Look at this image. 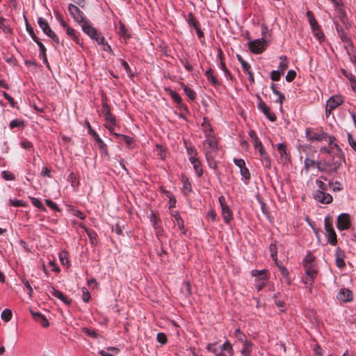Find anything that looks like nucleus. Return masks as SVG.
<instances>
[{"mask_svg":"<svg viewBox=\"0 0 356 356\" xmlns=\"http://www.w3.org/2000/svg\"><path fill=\"white\" fill-rule=\"evenodd\" d=\"M203 149L209 166L213 169L216 168L217 163L215 159L218 152V147L215 136L205 137Z\"/></svg>","mask_w":356,"mask_h":356,"instance_id":"f257e3e1","label":"nucleus"},{"mask_svg":"<svg viewBox=\"0 0 356 356\" xmlns=\"http://www.w3.org/2000/svg\"><path fill=\"white\" fill-rule=\"evenodd\" d=\"M339 165V163L327 165L322 163V161H316L309 158H306L304 161V168L305 171L308 172L311 168H316L321 172H332Z\"/></svg>","mask_w":356,"mask_h":356,"instance_id":"f03ea898","label":"nucleus"},{"mask_svg":"<svg viewBox=\"0 0 356 356\" xmlns=\"http://www.w3.org/2000/svg\"><path fill=\"white\" fill-rule=\"evenodd\" d=\"M38 24L43 33L51 38L56 44L59 43V39L56 34L51 30L47 21L42 17L38 18Z\"/></svg>","mask_w":356,"mask_h":356,"instance_id":"7ed1b4c3","label":"nucleus"},{"mask_svg":"<svg viewBox=\"0 0 356 356\" xmlns=\"http://www.w3.org/2000/svg\"><path fill=\"white\" fill-rule=\"evenodd\" d=\"M218 200L222 209L223 220L226 224H229L232 219V212L225 203V198L223 196H220Z\"/></svg>","mask_w":356,"mask_h":356,"instance_id":"20e7f679","label":"nucleus"},{"mask_svg":"<svg viewBox=\"0 0 356 356\" xmlns=\"http://www.w3.org/2000/svg\"><path fill=\"white\" fill-rule=\"evenodd\" d=\"M325 229L327 233L328 242L331 245H334L337 243V234L332 227V225L330 222L329 217H325Z\"/></svg>","mask_w":356,"mask_h":356,"instance_id":"39448f33","label":"nucleus"},{"mask_svg":"<svg viewBox=\"0 0 356 356\" xmlns=\"http://www.w3.org/2000/svg\"><path fill=\"white\" fill-rule=\"evenodd\" d=\"M68 10L71 16L74 19V21L78 24H81L83 22L87 20L84 16L83 13L81 10H80V9L77 6L73 4H70L68 6Z\"/></svg>","mask_w":356,"mask_h":356,"instance_id":"423d86ee","label":"nucleus"},{"mask_svg":"<svg viewBox=\"0 0 356 356\" xmlns=\"http://www.w3.org/2000/svg\"><path fill=\"white\" fill-rule=\"evenodd\" d=\"M350 215L346 213H341L337 218V228L342 231L348 229L350 227Z\"/></svg>","mask_w":356,"mask_h":356,"instance_id":"0eeeda50","label":"nucleus"},{"mask_svg":"<svg viewBox=\"0 0 356 356\" xmlns=\"http://www.w3.org/2000/svg\"><path fill=\"white\" fill-rule=\"evenodd\" d=\"M265 40L264 38L256 39L248 42L250 50L254 54H260L265 49Z\"/></svg>","mask_w":356,"mask_h":356,"instance_id":"6e6552de","label":"nucleus"},{"mask_svg":"<svg viewBox=\"0 0 356 356\" xmlns=\"http://www.w3.org/2000/svg\"><path fill=\"white\" fill-rule=\"evenodd\" d=\"M314 198L323 204H330L332 202V196L325 191H322L321 190L316 191L313 194Z\"/></svg>","mask_w":356,"mask_h":356,"instance_id":"1a4fd4ad","label":"nucleus"},{"mask_svg":"<svg viewBox=\"0 0 356 356\" xmlns=\"http://www.w3.org/2000/svg\"><path fill=\"white\" fill-rule=\"evenodd\" d=\"M337 298L341 302H349L353 300V293L350 289L343 288L339 291Z\"/></svg>","mask_w":356,"mask_h":356,"instance_id":"9d476101","label":"nucleus"},{"mask_svg":"<svg viewBox=\"0 0 356 356\" xmlns=\"http://www.w3.org/2000/svg\"><path fill=\"white\" fill-rule=\"evenodd\" d=\"M306 135L307 138L311 141H321L326 139L327 136V134L323 131H312L309 129H307Z\"/></svg>","mask_w":356,"mask_h":356,"instance_id":"9b49d317","label":"nucleus"},{"mask_svg":"<svg viewBox=\"0 0 356 356\" xmlns=\"http://www.w3.org/2000/svg\"><path fill=\"white\" fill-rule=\"evenodd\" d=\"M104 110L105 119L107 122L110 123V124L106 125V127L111 133H113V126L115 124V118L111 114L110 109L106 104L104 105Z\"/></svg>","mask_w":356,"mask_h":356,"instance_id":"f8f14e48","label":"nucleus"},{"mask_svg":"<svg viewBox=\"0 0 356 356\" xmlns=\"http://www.w3.org/2000/svg\"><path fill=\"white\" fill-rule=\"evenodd\" d=\"M48 291L49 294L51 296L58 298L62 302H63L65 305H70L72 302V300L69 298L67 296H65L61 291L56 290L53 286H49Z\"/></svg>","mask_w":356,"mask_h":356,"instance_id":"ddd939ff","label":"nucleus"},{"mask_svg":"<svg viewBox=\"0 0 356 356\" xmlns=\"http://www.w3.org/2000/svg\"><path fill=\"white\" fill-rule=\"evenodd\" d=\"M83 31L87 34L90 38L97 35V31L91 25L90 22L87 19L81 24Z\"/></svg>","mask_w":356,"mask_h":356,"instance_id":"4468645a","label":"nucleus"},{"mask_svg":"<svg viewBox=\"0 0 356 356\" xmlns=\"http://www.w3.org/2000/svg\"><path fill=\"white\" fill-rule=\"evenodd\" d=\"M316 275L317 270L316 268H306L305 275L302 277V282L305 284L311 285Z\"/></svg>","mask_w":356,"mask_h":356,"instance_id":"2eb2a0df","label":"nucleus"},{"mask_svg":"<svg viewBox=\"0 0 356 356\" xmlns=\"http://www.w3.org/2000/svg\"><path fill=\"white\" fill-rule=\"evenodd\" d=\"M343 103V99L341 96H332L327 102L326 106L329 107V110H334Z\"/></svg>","mask_w":356,"mask_h":356,"instance_id":"dca6fc26","label":"nucleus"},{"mask_svg":"<svg viewBox=\"0 0 356 356\" xmlns=\"http://www.w3.org/2000/svg\"><path fill=\"white\" fill-rule=\"evenodd\" d=\"M341 153L340 154H337L336 152V155L334 156H333L332 159L331 158H327L324 160L322 161V163H326L327 165H332V164H335V163L337 162V163H339V165L336 168V169L334 170H333L332 172H334L335 171H337L339 167L341 166V162H342V158H341Z\"/></svg>","mask_w":356,"mask_h":356,"instance_id":"f3484780","label":"nucleus"},{"mask_svg":"<svg viewBox=\"0 0 356 356\" xmlns=\"http://www.w3.org/2000/svg\"><path fill=\"white\" fill-rule=\"evenodd\" d=\"M31 313L33 317V318L40 323L42 327H47L49 326V323L48 320L45 318L44 315H42L40 312H34L32 310L31 311Z\"/></svg>","mask_w":356,"mask_h":356,"instance_id":"a211bd4d","label":"nucleus"},{"mask_svg":"<svg viewBox=\"0 0 356 356\" xmlns=\"http://www.w3.org/2000/svg\"><path fill=\"white\" fill-rule=\"evenodd\" d=\"M170 214L175 218V221L177 222V225L178 228L179 229V230L183 234H185L184 220L181 218V217L180 216L179 213L177 211H171Z\"/></svg>","mask_w":356,"mask_h":356,"instance_id":"6ab92c4d","label":"nucleus"},{"mask_svg":"<svg viewBox=\"0 0 356 356\" xmlns=\"http://www.w3.org/2000/svg\"><path fill=\"white\" fill-rule=\"evenodd\" d=\"M270 88L272 89L273 93L277 95L278 98L276 100V102L280 104V108H282L283 102L285 99L284 95L278 90V84L272 83L270 86Z\"/></svg>","mask_w":356,"mask_h":356,"instance_id":"aec40b11","label":"nucleus"},{"mask_svg":"<svg viewBox=\"0 0 356 356\" xmlns=\"http://www.w3.org/2000/svg\"><path fill=\"white\" fill-rule=\"evenodd\" d=\"M113 134L117 137L120 142L125 143L130 148L133 147V145L134 143V140L133 138L120 134L113 133Z\"/></svg>","mask_w":356,"mask_h":356,"instance_id":"412c9836","label":"nucleus"},{"mask_svg":"<svg viewBox=\"0 0 356 356\" xmlns=\"http://www.w3.org/2000/svg\"><path fill=\"white\" fill-rule=\"evenodd\" d=\"M202 127L204 132L205 137H209L210 136H214L211 125L206 118H204V121L202 124Z\"/></svg>","mask_w":356,"mask_h":356,"instance_id":"4be33fe9","label":"nucleus"},{"mask_svg":"<svg viewBox=\"0 0 356 356\" xmlns=\"http://www.w3.org/2000/svg\"><path fill=\"white\" fill-rule=\"evenodd\" d=\"M80 227H81L83 229H85L86 232L87 233V235L88 238H90V241L92 244H96L97 243V234L95 232L88 229L86 227L85 225L81 224Z\"/></svg>","mask_w":356,"mask_h":356,"instance_id":"5701e85b","label":"nucleus"},{"mask_svg":"<svg viewBox=\"0 0 356 356\" xmlns=\"http://www.w3.org/2000/svg\"><path fill=\"white\" fill-rule=\"evenodd\" d=\"M243 347L241 349V354L244 356H248L252 351V343L251 341L245 340L243 342Z\"/></svg>","mask_w":356,"mask_h":356,"instance_id":"b1692460","label":"nucleus"},{"mask_svg":"<svg viewBox=\"0 0 356 356\" xmlns=\"http://www.w3.org/2000/svg\"><path fill=\"white\" fill-rule=\"evenodd\" d=\"M332 3L334 5V6L338 10V12L340 15V17L341 18L342 21L344 20L345 17V12L342 8V2L341 0H330Z\"/></svg>","mask_w":356,"mask_h":356,"instance_id":"393cba45","label":"nucleus"},{"mask_svg":"<svg viewBox=\"0 0 356 356\" xmlns=\"http://www.w3.org/2000/svg\"><path fill=\"white\" fill-rule=\"evenodd\" d=\"M181 182L183 184L182 190L184 193H188L192 191L191 184L188 180V178L186 176H182Z\"/></svg>","mask_w":356,"mask_h":356,"instance_id":"a878e982","label":"nucleus"},{"mask_svg":"<svg viewBox=\"0 0 356 356\" xmlns=\"http://www.w3.org/2000/svg\"><path fill=\"white\" fill-rule=\"evenodd\" d=\"M66 33L77 44H79V45L82 44V43L80 42V40L76 36L74 29H72L70 26H67Z\"/></svg>","mask_w":356,"mask_h":356,"instance_id":"bb28decb","label":"nucleus"},{"mask_svg":"<svg viewBox=\"0 0 356 356\" xmlns=\"http://www.w3.org/2000/svg\"><path fill=\"white\" fill-rule=\"evenodd\" d=\"M277 151L280 155L281 159L286 160V145L284 143H279L277 145Z\"/></svg>","mask_w":356,"mask_h":356,"instance_id":"cd10ccee","label":"nucleus"},{"mask_svg":"<svg viewBox=\"0 0 356 356\" xmlns=\"http://www.w3.org/2000/svg\"><path fill=\"white\" fill-rule=\"evenodd\" d=\"M20 146L23 149H25L28 150L31 153H33L34 152V148H33L32 143H31L30 141L27 140L26 139H23V140H22L20 141Z\"/></svg>","mask_w":356,"mask_h":356,"instance_id":"c85d7f7f","label":"nucleus"},{"mask_svg":"<svg viewBox=\"0 0 356 356\" xmlns=\"http://www.w3.org/2000/svg\"><path fill=\"white\" fill-rule=\"evenodd\" d=\"M327 138H328L329 144L334 148L337 154L341 153V149L337 143H335L336 138L332 136H327Z\"/></svg>","mask_w":356,"mask_h":356,"instance_id":"c756f323","label":"nucleus"},{"mask_svg":"<svg viewBox=\"0 0 356 356\" xmlns=\"http://www.w3.org/2000/svg\"><path fill=\"white\" fill-rule=\"evenodd\" d=\"M118 34L120 37L127 39L130 37L128 30L122 23H120Z\"/></svg>","mask_w":356,"mask_h":356,"instance_id":"7c9ffc66","label":"nucleus"},{"mask_svg":"<svg viewBox=\"0 0 356 356\" xmlns=\"http://www.w3.org/2000/svg\"><path fill=\"white\" fill-rule=\"evenodd\" d=\"M193 165V169L196 173V175L200 177L203 174V170L202 168V163L200 161H195L194 163H191Z\"/></svg>","mask_w":356,"mask_h":356,"instance_id":"2f4dec72","label":"nucleus"},{"mask_svg":"<svg viewBox=\"0 0 356 356\" xmlns=\"http://www.w3.org/2000/svg\"><path fill=\"white\" fill-rule=\"evenodd\" d=\"M58 257H59V260H60V264L62 266H67V265H68L69 260H68V254H67V252H65V251L60 252L59 253Z\"/></svg>","mask_w":356,"mask_h":356,"instance_id":"473e14b6","label":"nucleus"},{"mask_svg":"<svg viewBox=\"0 0 356 356\" xmlns=\"http://www.w3.org/2000/svg\"><path fill=\"white\" fill-rule=\"evenodd\" d=\"M12 311L9 309H5L1 314V319L5 322L10 321L12 318Z\"/></svg>","mask_w":356,"mask_h":356,"instance_id":"72a5a7b5","label":"nucleus"},{"mask_svg":"<svg viewBox=\"0 0 356 356\" xmlns=\"http://www.w3.org/2000/svg\"><path fill=\"white\" fill-rule=\"evenodd\" d=\"M255 149L258 150L261 155H264L265 150L261 145V141L257 138H254L252 141Z\"/></svg>","mask_w":356,"mask_h":356,"instance_id":"f704fd0d","label":"nucleus"},{"mask_svg":"<svg viewBox=\"0 0 356 356\" xmlns=\"http://www.w3.org/2000/svg\"><path fill=\"white\" fill-rule=\"evenodd\" d=\"M237 57H238V61L241 63V64L242 65L243 70L245 72L248 73L250 74V77L252 78V75L250 73V65L247 62H245L240 56H237Z\"/></svg>","mask_w":356,"mask_h":356,"instance_id":"c9c22d12","label":"nucleus"},{"mask_svg":"<svg viewBox=\"0 0 356 356\" xmlns=\"http://www.w3.org/2000/svg\"><path fill=\"white\" fill-rule=\"evenodd\" d=\"M205 75L209 81H210L213 85H216L218 83L217 79L214 76L213 72L211 69L208 70L205 72Z\"/></svg>","mask_w":356,"mask_h":356,"instance_id":"e433bc0d","label":"nucleus"},{"mask_svg":"<svg viewBox=\"0 0 356 356\" xmlns=\"http://www.w3.org/2000/svg\"><path fill=\"white\" fill-rule=\"evenodd\" d=\"M280 65H279V67H278V70H280V72H281V73H284V71L287 69L288 67V63H287V60H286V57H281L280 58Z\"/></svg>","mask_w":356,"mask_h":356,"instance_id":"4c0bfd02","label":"nucleus"},{"mask_svg":"<svg viewBox=\"0 0 356 356\" xmlns=\"http://www.w3.org/2000/svg\"><path fill=\"white\" fill-rule=\"evenodd\" d=\"M21 280H22V282L23 283V284L24 285L25 288L28 291L29 296L30 298H32L33 297V290L31 284H29V281L26 280L24 277H22Z\"/></svg>","mask_w":356,"mask_h":356,"instance_id":"58836bf2","label":"nucleus"},{"mask_svg":"<svg viewBox=\"0 0 356 356\" xmlns=\"http://www.w3.org/2000/svg\"><path fill=\"white\" fill-rule=\"evenodd\" d=\"M31 200V202L32 204L37 208L42 210V211H45V207H44V205L42 204V203L41 202L40 200H39L38 198H36V197H30Z\"/></svg>","mask_w":356,"mask_h":356,"instance_id":"ea45409f","label":"nucleus"},{"mask_svg":"<svg viewBox=\"0 0 356 356\" xmlns=\"http://www.w3.org/2000/svg\"><path fill=\"white\" fill-rule=\"evenodd\" d=\"M24 126V121L19 120V119H15L10 122V129H14L15 127H22Z\"/></svg>","mask_w":356,"mask_h":356,"instance_id":"a19ab883","label":"nucleus"},{"mask_svg":"<svg viewBox=\"0 0 356 356\" xmlns=\"http://www.w3.org/2000/svg\"><path fill=\"white\" fill-rule=\"evenodd\" d=\"M240 172L242 176V179L245 181L250 179V173L246 167L242 168V169L240 170Z\"/></svg>","mask_w":356,"mask_h":356,"instance_id":"79ce46f5","label":"nucleus"},{"mask_svg":"<svg viewBox=\"0 0 356 356\" xmlns=\"http://www.w3.org/2000/svg\"><path fill=\"white\" fill-rule=\"evenodd\" d=\"M9 203H10V205L13 206V207H26V204L21 200L10 199Z\"/></svg>","mask_w":356,"mask_h":356,"instance_id":"37998d69","label":"nucleus"},{"mask_svg":"<svg viewBox=\"0 0 356 356\" xmlns=\"http://www.w3.org/2000/svg\"><path fill=\"white\" fill-rule=\"evenodd\" d=\"M1 176L6 181H13L15 179L14 174L6 170L1 172Z\"/></svg>","mask_w":356,"mask_h":356,"instance_id":"c03bdc74","label":"nucleus"},{"mask_svg":"<svg viewBox=\"0 0 356 356\" xmlns=\"http://www.w3.org/2000/svg\"><path fill=\"white\" fill-rule=\"evenodd\" d=\"M156 340L162 345H164L168 341L167 336L163 332H159L156 336Z\"/></svg>","mask_w":356,"mask_h":356,"instance_id":"a18cd8bd","label":"nucleus"},{"mask_svg":"<svg viewBox=\"0 0 356 356\" xmlns=\"http://www.w3.org/2000/svg\"><path fill=\"white\" fill-rule=\"evenodd\" d=\"M38 47L40 49V56H41L43 58L44 62L47 63V59L46 55V48L44 45L41 42L38 44Z\"/></svg>","mask_w":356,"mask_h":356,"instance_id":"49530a36","label":"nucleus"},{"mask_svg":"<svg viewBox=\"0 0 356 356\" xmlns=\"http://www.w3.org/2000/svg\"><path fill=\"white\" fill-rule=\"evenodd\" d=\"M258 101V108L264 113L265 115H267V106L266 103L261 100V99L257 97Z\"/></svg>","mask_w":356,"mask_h":356,"instance_id":"de8ad7c7","label":"nucleus"},{"mask_svg":"<svg viewBox=\"0 0 356 356\" xmlns=\"http://www.w3.org/2000/svg\"><path fill=\"white\" fill-rule=\"evenodd\" d=\"M156 154L160 156L161 159H164L165 156V152L163 146L157 144L156 145Z\"/></svg>","mask_w":356,"mask_h":356,"instance_id":"09e8293b","label":"nucleus"},{"mask_svg":"<svg viewBox=\"0 0 356 356\" xmlns=\"http://www.w3.org/2000/svg\"><path fill=\"white\" fill-rule=\"evenodd\" d=\"M270 254H271V257L272 259L275 261L276 265L277 267H281L278 263H277V251H276V248L275 245H270Z\"/></svg>","mask_w":356,"mask_h":356,"instance_id":"8fccbe9b","label":"nucleus"},{"mask_svg":"<svg viewBox=\"0 0 356 356\" xmlns=\"http://www.w3.org/2000/svg\"><path fill=\"white\" fill-rule=\"evenodd\" d=\"M186 151L188 159L191 156H196L197 155V149L193 146L186 147Z\"/></svg>","mask_w":356,"mask_h":356,"instance_id":"3c124183","label":"nucleus"},{"mask_svg":"<svg viewBox=\"0 0 356 356\" xmlns=\"http://www.w3.org/2000/svg\"><path fill=\"white\" fill-rule=\"evenodd\" d=\"M90 299V294L88 289L85 287L82 288V300L85 302H88Z\"/></svg>","mask_w":356,"mask_h":356,"instance_id":"603ef678","label":"nucleus"},{"mask_svg":"<svg viewBox=\"0 0 356 356\" xmlns=\"http://www.w3.org/2000/svg\"><path fill=\"white\" fill-rule=\"evenodd\" d=\"M282 74H284V73H281L279 70H273L271 72L270 78L273 81H278Z\"/></svg>","mask_w":356,"mask_h":356,"instance_id":"864d4df0","label":"nucleus"},{"mask_svg":"<svg viewBox=\"0 0 356 356\" xmlns=\"http://www.w3.org/2000/svg\"><path fill=\"white\" fill-rule=\"evenodd\" d=\"M83 331L89 337H91L93 338H97V337H98V334L94 330H90L87 327H84L83 329Z\"/></svg>","mask_w":356,"mask_h":356,"instance_id":"5fc2aeb1","label":"nucleus"},{"mask_svg":"<svg viewBox=\"0 0 356 356\" xmlns=\"http://www.w3.org/2000/svg\"><path fill=\"white\" fill-rule=\"evenodd\" d=\"M296 71L294 70H289L288 72H287V74L286 76V81L288 82H291L292 81L294 80V79L296 78Z\"/></svg>","mask_w":356,"mask_h":356,"instance_id":"6e6d98bb","label":"nucleus"},{"mask_svg":"<svg viewBox=\"0 0 356 356\" xmlns=\"http://www.w3.org/2000/svg\"><path fill=\"white\" fill-rule=\"evenodd\" d=\"M348 140L350 146L356 152V139L350 134H348Z\"/></svg>","mask_w":356,"mask_h":356,"instance_id":"4d7b16f0","label":"nucleus"},{"mask_svg":"<svg viewBox=\"0 0 356 356\" xmlns=\"http://www.w3.org/2000/svg\"><path fill=\"white\" fill-rule=\"evenodd\" d=\"M184 92L186 95V96L191 99V100L194 99L195 98V93L194 91L191 89L190 88L185 87Z\"/></svg>","mask_w":356,"mask_h":356,"instance_id":"13d9d810","label":"nucleus"},{"mask_svg":"<svg viewBox=\"0 0 356 356\" xmlns=\"http://www.w3.org/2000/svg\"><path fill=\"white\" fill-rule=\"evenodd\" d=\"M275 303L281 312L284 310L285 305L282 300L275 297Z\"/></svg>","mask_w":356,"mask_h":356,"instance_id":"bf43d9fd","label":"nucleus"},{"mask_svg":"<svg viewBox=\"0 0 356 356\" xmlns=\"http://www.w3.org/2000/svg\"><path fill=\"white\" fill-rule=\"evenodd\" d=\"M98 145V148L100 150L101 154L108 155V149L106 145L103 142H101Z\"/></svg>","mask_w":356,"mask_h":356,"instance_id":"052dcab7","label":"nucleus"},{"mask_svg":"<svg viewBox=\"0 0 356 356\" xmlns=\"http://www.w3.org/2000/svg\"><path fill=\"white\" fill-rule=\"evenodd\" d=\"M316 184L318 188V190H321L322 191H325L327 190L328 186L326 184H325L323 181H322L321 180H316Z\"/></svg>","mask_w":356,"mask_h":356,"instance_id":"680f3d73","label":"nucleus"},{"mask_svg":"<svg viewBox=\"0 0 356 356\" xmlns=\"http://www.w3.org/2000/svg\"><path fill=\"white\" fill-rule=\"evenodd\" d=\"M234 335L241 342H243L245 340H247L245 339V336L241 332V330L239 329H237L235 330Z\"/></svg>","mask_w":356,"mask_h":356,"instance_id":"e2e57ef3","label":"nucleus"},{"mask_svg":"<svg viewBox=\"0 0 356 356\" xmlns=\"http://www.w3.org/2000/svg\"><path fill=\"white\" fill-rule=\"evenodd\" d=\"M234 162L236 164V165L240 168V170L242 169V168H245V161L243 159H234Z\"/></svg>","mask_w":356,"mask_h":356,"instance_id":"0e129e2a","label":"nucleus"},{"mask_svg":"<svg viewBox=\"0 0 356 356\" xmlns=\"http://www.w3.org/2000/svg\"><path fill=\"white\" fill-rule=\"evenodd\" d=\"M181 63L187 71L192 72L193 70V66L189 63L188 60H182Z\"/></svg>","mask_w":356,"mask_h":356,"instance_id":"69168bd1","label":"nucleus"},{"mask_svg":"<svg viewBox=\"0 0 356 356\" xmlns=\"http://www.w3.org/2000/svg\"><path fill=\"white\" fill-rule=\"evenodd\" d=\"M188 24L190 26L194 27L195 29L197 27V22L193 15L191 14L188 15Z\"/></svg>","mask_w":356,"mask_h":356,"instance_id":"338daca9","label":"nucleus"},{"mask_svg":"<svg viewBox=\"0 0 356 356\" xmlns=\"http://www.w3.org/2000/svg\"><path fill=\"white\" fill-rule=\"evenodd\" d=\"M207 218L208 220H211V221L214 222L216 220V213L213 209H211L209 211H208Z\"/></svg>","mask_w":356,"mask_h":356,"instance_id":"774afa93","label":"nucleus"}]
</instances>
